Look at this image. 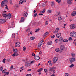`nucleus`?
Listing matches in <instances>:
<instances>
[{"instance_id":"obj_1","label":"nucleus","mask_w":76,"mask_h":76,"mask_svg":"<svg viewBox=\"0 0 76 76\" xmlns=\"http://www.w3.org/2000/svg\"><path fill=\"white\" fill-rule=\"evenodd\" d=\"M70 35L71 37H75V38H76V32L72 31L71 32L70 34Z\"/></svg>"},{"instance_id":"obj_59","label":"nucleus","mask_w":76,"mask_h":76,"mask_svg":"<svg viewBox=\"0 0 76 76\" xmlns=\"http://www.w3.org/2000/svg\"><path fill=\"white\" fill-rule=\"evenodd\" d=\"M9 72H8L6 73L5 74V75H9Z\"/></svg>"},{"instance_id":"obj_35","label":"nucleus","mask_w":76,"mask_h":76,"mask_svg":"<svg viewBox=\"0 0 76 76\" xmlns=\"http://www.w3.org/2000/svg\"><path fill=\"white\" fill-rule=\"evenodd\" d=\"M23 50L24 51H25V50H26V47L25 46L23 47Z\"/></svg>"},{"instance_id":"obj_20","label":"nucleus","mask_w":76,"mask_h":76,"mask_svg":"<svg viewBox=\"0 0 76 76\" xmlns=\"http://www.w3.org/2000/svg\"><path fill=\"white\" fill-rule=\"evenodd\" d=\"M58 19L59 20H61L62 19V16H60L58 18Z\"/></svg>"},{"instance_id":"obj_10","label":"nucleus","mask_w":76,"mask_h":76,"mask_svg":"<svg viewBox=\"0 0 76 76\" xmlns=\"http://www.w3.org/2000/svg\"><path fill=\"white\" fill-rule=\"evenodd\" d=\"M75 24H73L72 25H70L71 29H74V28H75Z\"/></svg>"},{"instance_id":"obj_43","label":"nucleus","mask_w":76,"mask_h":76,"mask_svg":"<svg viewBox=\"0 0 76 76\" xmlns=\"http://www.w3.org/2000/svg\"><path fill=\"white\" fill-rule=\"evenodd\" d=\"M37 13H35L34 14V18H35V17L37 16Z\"/></svg>"},{"instance_id":"obj_27","label":"nucleus","mask_w":76,"mask_h":76,"mask_svg":"<svg viewBox=\"0 0 76 76\" xmlns=\"http://www.w3.org/2000/svg\"><path fill=\"white\" fill-rule=\"evenodd\" d=\"M67 3L69 4H72V1H70V0H68L67 1Z\"/></svg>"},{"instance_id":"obj_26","label":"nucleus","mask_w":76,"mask_h":76,"mask_svg":"<svg viewBox=\"0 0 76 76\" xmlns=\"http://www.w3.org/2000/svg\"><path fill=\"white\" fill-rule=\"evenodd\" d=\"M19 54L18 53H14L13 55H12V56L13 57H15V56H18Z\"/></svg>"},{"instance_id":"obj_62","label":"nucleus","mask_w":76,"mask_h":76,"mask_svg":"<svg viewBox=\"0 0 76 76\" xmlns=\"http://www.w3.org/2000/svg\"><path fill=\"white\" fill-rule=\"evenodd\" d=\"M34 62H35V61H33L31 62L30 64H32V63H33Z\"/></svg>"},{"instance_id":"obj_12","label":"nucleus","mask_w":76,"mask_h":76,"mask_svg":"<svg viewBox=\"0 0 76 76\" xmlns=\"http://www.w3.org/2000/svg\"><path fill=\"white\" fill-rule=\"evenodd\" d=\"M76 14V12L75 11H74V12H72L71 15L72 16H75Z\"/></svg>"},{"instance_id":"obj_64","label":"nucleus","mask_w":76,"mask_h":76,"mask_svg":"<svg viewBox=\"0 0 76 76\" xmlns=\"http://www.w3.org/2000/svg\"><path fill=\"white\" fill-rule=\"evenodd\" d=\"M66 26V24H64V28H65Z\"/></svg>"},{"instance_id":"obj_53","label":"nucleus","mask_w":76,"mask_h":76,"mask_svg":"<svg viewBox=\"0 0 76 76\" xmlns=\"http://www.w3.org/2000/svg\"><path fill=\"white\" fill-rule=\"evenodd\" d=\"M45 9H44L42 12V13H45Z\"/></svg>"},{"instance_id":"obj_44","label":"nucleus","mask_w":76,"mask_h":76,"mask_svg":"<svg viewBox=\"0 0 76 76\" xmlns=\"http://www.w3.org/2000/svg\"><path fill=\"white\" fill-rule=\"evenodd\" d=\"M5 9H7V10H9V9H8V7L7 6V5H5Z\"/></svg>"},{"instance_id":"obj_56","label":"nucleus","mask_w":76,"mask_h":76,"mask_svg":"<svg viewBox=\"0 0 76 76\" xmlns=\"http://www.w3.org/2000/svg\"><path fill=\"white\" fill-rule=\"evenodd\" d=\"M65 75L66 76H68L69 75V74L68 73H66L65 74Z\"/></svg>"},{"instance_id":"obj_34","label":"nucleus","mask_w":76,"mask_h":76,"mask_svg":"<svg viewBox=\"0 0 76 76\" xmlns=\"http://www.w3.org/2000/svg\"><path fill=\"white\" fill-rule=\"evenodd\" d=\"M48 34V32H46L45 33V34H44V35L45 36V37H46V35H47Z\"/></svg>"},{"instance_id":"obj_54","label":"nucleus","mask_w":76,"mask_h":76,"mask_svg":"<svg viewBox=\"0 0 76 76\" xmlns=\"http://www.w3.org/2000/svg\"><path fill=\"white\" fill-rule=\"evenodd\" d=\"M45 6V4L43 3L42 4V7H44Z\"/></svg>"},{"instance_id":"obj_7","label":"nucleus","mask_w":76,"mask_h":76,"mask_svg":"<svg viewBox=\"0 0 76 76\" xmlns=\"http://www.w3.org/2000/svg\"><path fill=\"white\" fill-rule=\"evenodd\" d=\"M34 58L36 60H39L40 59V57H39V56H35L34 57Z\"/></svg>"},{"instance_id":"obj_41","label":"nucleus","mask_w":76,"mask_h":76,"mask_svg":"<svg viewBox=\"0 0 76 76\" xmlns=\"http://www.w3.org/2000/svg\"><path fill=\"white\" fill-rule=\"evenodd\" d=\"M39 28H38L37 29L36 31H35V32H38L39 31Z\"/></svg>"},{"instance_id":"obj_15","label":"nucleus","mask_w":76,"mask_h":76,"mask_svg":"<svg viewBox=\"0 0 76 76\" xmlns=\"http://www.w3.org/2000/svg\"><path fill=\"white\" fill-rule=\"evenodd\" d=\"M48 44L49 45H51L53 44V42L52 41H49L48 43Z\"/></svg>"},{"instance_id":"obj_40","label":"nucleus","mask_w":76,"mask_h":76,"mask_svg":"<svg viewBox=\"0 0 76 76\" xmlns=\"http://www.w3.org/2000/svg\"><path fill=\"white\" fill-rule=\"evenodd\" d=\"M12 37L13 38H15V33L14 34H12Z\"/></svg>"},{"instance_id":"obj_25","label":"nucleus","mask_w":76,"mask_h":76,"mask_svg":"<svg viewBox=\"0 0 76 76\" xmlns=\"http://www.w3.org/2000/svg\"><path fill=\"white\" fill-rule=\"evenodd\" d=\"M23 16L24 17H27V16H28V13L27 12L25 13L23 15Z\"/></svg>"},{"instance_id":"obj_46","label":"nucleus","mask_w":76,"mask_h":76,"mask_svg":"<svg viewBox=\"0 0 76 76\" xmlns=\"http://www.w3.org/2000/svg\"><path fill=\"white\" fill-rule=\"evenodd\" d=\"M68 39L69 41H72V38L71 37H70Z\"/></svg>"},{"instance_id":"obj_58","label":"nucleus","mask_w":76,"mask_h":76,"mask_svg":"<svg viewBox=\"0 0 76 76\" xmlns=\"http://www.w3.org/2000/svg\"><path fill=\"white\" fill-rule=\"evenodd\" d=\"M6 12H7L6 11H4L3 13H2V14H5V13H6Z\"/></svg>"},{"instance_id":"obj_17","label":"nucleus","mask_w":76,"mask_h":76,"mask_svg":"<svg viewBox=\"0 0 76 76\" xmlns=\"http://www.w3.org/2000/svg\"><path fill=\"white\" fill-rule=\"evenodd\" d=\"M60 12H57V13L56 14V15H54V16H57L58 15H59L60 14Z\"/></svg>"},{"instance_id":"obj_47","label":"nucleus","mask_w":76,"mask_h":76,"mask_svg":"<svg viewBox=\"0 0 76 76\" xmlns=\"http://www.w3.org/2000/svg\"><path fill=\"white\" fill-rule=\"evenodd\" d=\"M26 76H32V75L31 74H28L26 75Z\"/></svg>"},{"instance_id":"obj_63","label":"nucleus","mask_w":76,"mask_h":76,"mask_svg":"<svg viewBox=\"0 0 76 76\" xmlns=\"http://www.w3.org/2000/svg\"><path fill=\"white\" fill-rule=\"evenodd\" d=\"M23 1V3H24L25 2H26V0H22Z\"/></svg>"},{"instance_id":"obj_4","label":"nucleus","mask_w":76,"mask_h":76,"mask_svg":"<svg viewBox=\"0 0 76 76\" xmlns=\"http://www.w3.org/2000/svg\"><path fill=\"white\" fill-rule=\"evenodd\" d=\"M69 61L70 63L72 64V63H73V62H74L75 61V58H69Z\"/></svg>"},{"instance_id":"obj_28","label":"nucleus","mask_w":76,"mask_h":76,"mask_svg":"<svg viewBox=\"0 0 76 76\" xmlns=\"http://www.w3.org/2000/svg\"><path fill=\"white\" fill-rule=\"evenodd\" d=\"M15 27V24H14V23L13 22L12 23V28H14Z\"/></svg>"},{"instance_id":"obj_50","label":"nucleus","mask_w":76,"mask_h":76,"mask_svg":"<svg viewBox=\"0 0 76 76\" xmlns=\"http://www.w3.org/2000/svg\"><path fill=\"white\" fill-rule=\"evenodd\" d=\"M9 1H10V4H12V0H9Z\"/></svg>"},{"instance_id":"obj_5","label":"nucleus","mask_w":76,"mask_h":76,"mask_svg":"<svg viewBox=\"0 0 76 76\" xmlns=\"http://www.w3.org/2000/svg\"><path fill=\"white\" fill-rule=\"evenodd\" d=\"M63 50H64V46L63 45H61L60 47L59 51H61V52Z\"/></svg>"},{"instance_id":"obj_57","label":"nucleus","mask_w":76,"mask_h":76,"mask_svg":"<svg viewBox=\"0 0 76 76\" xmlns=\"http://www.w3.org/2000/svg\"><path fill=\"white\" fill-rule=\"evenodd\" d=\"M30 31V29L29 28H28L26 30V31L28 32V31Z\"/></svg>"},{"instance_id":"obj_55","label":"nucleus","mask_w":76,"mask_h":76,"mask_svg":"<svg viewBox=\"0 0 76 76\" xmlns=\"http://www.w3.org/2000/svg\"><path fill=\"white\" fill-rule=\"evenodd\" d=\"M44 71H45V72H48V70H47V69H45Z\"/></svg>"},{"instance_id":"obj_45","label":"nucleus","mask_w":76,"mask_h":76,"mask_svg":"<svg viewBox=\"0 0 76 76\" xmlns=\"http://www.w3.org/2000/svg\"><path fill=\"white\" fill-rule=\"evenodd\" d=\"M48 13H51L52 11L51 10H48Z\"/></svg>"},{"instance_id":"obj_30","label":"nucleus","mask_w":76,"mask_h":76,"mask_svg":"<svg viewBox=\"0 0 76 76\" xmlns=\"http://www.w3.org/2000/svg\"><path fill=\"white\" fill-rule=\"evenodd\" d=\"M71 55L72 57H75V54L74 53H72L71 54Z\"/></svg>"},{"instance_id":"obj_39","label":"nucleus","mask_w":76,"mask_h":76,"mask_svg":"<svg viewBox=\"0 0 76 76\" xmlns=\"http://www.w3.org/2000/svg\"><path fill=\"white\" fill-rule=\"evenodd\" d=\"M74 66V64H72L71 65L69 66V67H70L71 68H72V67H73Z\"/></svg>"},{"instance_id":"obj_14","label":"nucleus","mask_w":76,"mask_h":76,"mask_svg":"<svg viewBox=\"0 0 76 76\" xmlns=\"http://www.w3.org/2000/svg\"><path fill=\"white\" fill-rule=\"evenodd\" d=\"M30 64H30V63L29 62H27L26 63V66H27V67L29 66Z\"/></svg>"},{"instance_id":"obj_13","label":"nucleus","mask_w":76,"mask_h":76,"mask_svg":"<svg viewBox=\"0 0 76 76\" xmlns=\"http://www.w3.org/2000/svg\"><path fill=\"white\" fill-rule=\"evenodd\" d=\"M61 36V33H58L56 34V37L57 38H60Z\"/></svg>"},{"instance_id":"obj_31","label":"nucleus","mask_w":76,"mask_h":76,"mask_svg":"<svg viewBox=\"0 0 76 76\" xmlns=\"http://www.w3.org/2000/svg\"><path fill=\"white\" fill-rule=\"evenodd\" d=\"M30 38L31 40H34V39H35V37H31Z\"/></svg>"},{"instance_id":"obj_36","label":"nucleus","mask_w":76,"mask_h":76,"mask_svg":"<svg viewBox=\"0 0 76 76\" xmlns=\"http://www.w3.org/2000/svg\"><path fill=\"white\" fill-rule=\"evenodd\" d=\"M61 1V0L59 1L58 0H56V2L57 3L58 2V3H60Z\"/></svg>"},{"instance_id":"obj_11","label":"nucleus","mask_w":76,"mask_h":76,"mask_svg":"<svg viewBox=\"0 0 76 76\" xmlns=\"http://www.w3.org/2000/svg\"><path fill=\"white\" fill-rule=\"evenodd\" d=\"M5 22H6V21L4 19L0 20V23H5Z\"/></svg>"},{"instance_id":"obj_2","label":"nucleus","mask_w":76,"mask_h":76,"mask_svg":"<svg viewBox=\"0 0 76 76\" xmlns=\"http://www.w3.org/2000/svg\"><path fill=\"white\" fill-rule=\"evenodd\" d=\"M8 3V1L7 0L3 1L1 3V6L3 7L4 4H7Z\"/></svg>"},{"instance_id":"obj_9","label":"nucleus","mask_w":76,"mask_h":76,"mask_svg":"<svg viewBox=\"0 0 76 76\" xmlns=\"http://www.w3.org/2000/svg\"><path fill=\"white\" fill-rule=\"evenodd\" d=\"M54 69H56V67L53 66L52 68H50L49 70L50 71V72H53V70H54Z\"/></svg>"},{"instance_id":"obj_42","label":"nucleus","mask_w":76,"mask_h":76,"mask_svg":"<svg viewBox=\"0 0 76 76\" xmlns=\"http://www.w3.org/2000/svg\"><path fill=\"white\" fill-rule=\"evenodd\" d=\"M3 66L0 67V72H1V71H2V70H3Z\"/></svg>"},{"instance_id":"obj_3","label":"nucleus","mask_w":76,"mask_h":76,"mask_svg":"<svg viewBox=\"0 0 76 76\" xmlns=\"http://www.w3.org/2000/svg\"><path fill=\"white\" fill-rule=\"evenodd\" d=\"M11 18V14L10 13L8 14L5 17V19L6 20L9 19H10Z\"/></svg>"},{"instance_id":"obj_32","label":"nucleus","mask_w":76,"mask_h":76,"mask_svg":"<svg viewBox=\"0 0 76 76\" xmlns=\"http://www.w3.org/2000/svg\"><path fill=\"white\" fill-rule=\"evenodd\" d=\"M23 3V1L22 0H20V1L19 2V3L20 4H22V3Z\"/></svg>"},{"instance_id":"obj_37","label":"nucleus","mask_w":76,"mask_h":76,"mask_svg":"<svg viewBox=\"0 0 76 76\" xmlns=\"http://www.w3.org/2000/svg\"><path fill=\"white\" fill-rule=\"evenodd\" d=\"M6 59L5 58H4L3 59V63H6Z\"/></svg>"},{"instance_id":"obj_29","label":"nucleus","mask_w":76,"mask_h":76,"mask_svg":"<svg viewBox=\"0 0 76 76\" xmlns=\"http://www.w3.org/2000/svg\"><path fill=\"white\" fill-rule=\"evenodd\" d=\"M55 51L56 52H58L59 51H60V50L59 48H57L56 49Z\"/></svg>"},{"instance_id":"obj_21","label":"nucleus","mask_w":76,"mask_h":76,"mask_svg":"<svg viewBox=\"0 0 76 76\" xmlns=\"http://www.w3.org/2000/svg\"><path fill=\"white\" fill-rule=\"evenodd\" d=\"M7 71V70L6 69H5L3 70L2 71V73H6V71Z\"/></svg>"},{"instance_id":"obj_33","label":"nucleus","mask_w":76,"mask_h":76,"mask_svg":"<svg viewBox=\"0 0 76 76\" xmlns=\"http://www.w3.org/2000/svg\"><path fill=\"white\" fill-rule=\"evenodd\" d=\"M63 42H68V40L67 39H64L63 40Z\"/></svg>"},{"instance_id":"obj_51","label":"nucleus","mask_w":76,"mask_h":76,"mask_svg":"<svg viewBox=\"0 0 76 76\" xmlns=\"http://www.w3.org/2000/svg\"><path fill=\"white\" fill-rule=\"evenodd\" d=\"M55 42L56 43H57V42H58V39H56L55 40Z\"/></svg>"},{"instance_id":"obj_22","label":"nucleus","mask_w":76,"mask_h":76,"mask_svg":"<svg viewBox=\"0 0 76 76\" xmlns=\"http://www.w3.org/2000/svg\"><path fill=\"white\" fill-rule=\"evenodd\" d=\"M2 15L3 16V17H6L7 16V14H2Z\"/></svg>"},{"instance_id":"obj_6","label":"nucleus","mask_w":76,"mask_h":76,"mask_svg":"<svg viewBox=\"0 0 76 76\" xmlns=\"http://www.w3.org/2000/svg\"><path fill=\"white\" fill-rule=\"evenodd\" d=\"M16 47H19L20 45V42H17L15 44Z\"/></svg>"},{"instance_id":"obj_60","label":"nucleus","mask_w":76,"mask_h":76,"mask_svg":"<svg viewBox=\"0 0 76 76\" xmlns=\"http://www.w3.org/2000/svg\"><path fill=\"white\" fill-rule=\"evenodd\" d=\"M59 39L60 41H62L63 40V38L62 37H60Z\"/></svg>"},{"instance_id":"obj_19","label":"nucleus","mask_w":76,"mask_h":76,"mask_svg":"<svg viewBox=\"0 0 76 76\" xmlns=\"http://www.w3.org/2000/svg\"><path fill=\"white\" fill-rule=\"evenodd\" d=\"M13 52L15 53H16L18 52V50L16 49H13Z\"/></svg>"},{"instance_id":"obj_8","label":"nucleus","mask_w":76,"mask_h":76,"mask_svg":"<svg viewBox=\"0 0 76 76\" xmlns=\"http://www.w3.org/2000/svg\"><path fill=\"white\" fill-rule=\"evenodd\" d=\"M58 60V58H57V57H55L53 60V64L56 63V61H57Z\"/></svg>"},{"instance_id":"obj_24","label":"nucleus","mask_w":76,"mask_h":76,"mask_svg":"<svg viewBox=\"0 0 76 76\" xmlns=\"http://www.w3.org/2000/svg\"><path fill=\"white\" fill-rule=\"evenodd\" d=\"M42 43H41L39 42L38 45V47H39L40 46H41V45H42Z\"/></svg>"},{"instance_id":"obj_48","label":"nucleus","mask_w":76,"mask_h":76,"mask_svg":"<svg viewBox=\"0 0 76 76\" xmlns=\"http://www.w3.org/2000/svg\"><path fill=\"white\" fill-rule=\"evenodd\" d=\"M48 22L47 21H46L45 23V25H48Z\"/></svg>"},{"instance_id":"obj_49","label":"nucleus","mask_w":76,"mask_h":76,"mask_svg":"<svg viewBox=\"0 0 76 76\" xmlns=\"http://www.w3.org/2000/svg\"><path fill=\"white\" fill-rule=\"evenodd\" d=\"M54 2H52V4H51V6H54Z\"/></svg>"},{"instance_id":"obj_23","label":"nucleus","mask_w":76,"mask_h":76,"mask_svg":"<svg viewBox=\"0 0 76 76\" xmlns=\"http://www.w3.org/2000/svg\"><path fill=\"white\" fill-rule=\"evenodd\" d=\"M21 22H24V18L22 17L21 18L20 20Z\"/></svg>"},{"instance_id":"obj_16","label":"nucleus","mask_w":76,"mask_h":76,"mask_svg":"<svg viewBox=\"0 0 76 76\" xmlns=\"http://www.w3.org/2000/svg\"><path fill=\"white\" fill-rule=\"evenodd\" d=\"M58 30H59V28H57L56 30L54 31V33H55L56 34V33H57L58 32Z\"/></svg>"},{"instance_id":"obj_61","label":"nucleus","mask_w":76,"mask_h":76,"mask_svg":"<svg viewBox=\"0 0 76 76\" xmlns=\"http://www.w3.org/2000/svg\"><path fill=\"white\" fill-rule=\"evenodd\" d=\"M43 39H42L39 42H40V43H42V42H43Z\"/></svg>"},{"instance_id":"obj_52","label":"nucleus","mask_w":76,"mask_h":76,"mask_svg":"<svg viewBox=\"0 0 76 76\" xmlns=\"http://www.w3.org/2000/svg\"><path fill=\"white\" fill-rule=\"evenodd\" d=\"M48 62L49 64H51V61H48Z\"/></svg>"},{"instance_id":"obj_38","label":"nucleus","mask_w":76,"mask_h":76,"mask_svg":"<svg viewBox=\"0 0 76 76\" xmlns=\"http://www.w3.org/2000/svg\"><path fill=\"white\" fill-rule=\"evenodd\" d=\"M7 61L9 62V63H10V61H11L10 59H7Z\"/></svg>"},{"instance_id":"obj_18","label":"nucleus","mask_w":76,"mask_h":76,"mask_svg":"<svg viewBox=\"0 0 76 76\" xmlns=\"http://www.w3.org/2000/svg\"><path fill=\"white\" fill-rule=\"evenodd\" d=\"M43 69L44 68H42L39 69H38L37 70L38 72H41V71H42V70H43Z\"/></svg>"}]
</instances>
